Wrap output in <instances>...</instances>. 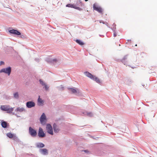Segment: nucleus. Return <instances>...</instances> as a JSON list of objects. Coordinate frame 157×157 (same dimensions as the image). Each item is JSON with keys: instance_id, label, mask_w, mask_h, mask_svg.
<instances>
[{"instance_id": "nucleus-1", "label": "nucleus", "mask_w": 157, "mask_h": 157, "mask_svg": "<svg viewBox=\"0 0 157 157\" xmlns=\"http://www.w3.org/2000/svg\"><path fill=\"white\" fill-rule=\"evenodd\" d=\"M1 109L4 111H7L8 113H11L13 110V108H10L9 105H1L0 107Z\"/></svg>"}, {"instance_id": "nucleus-2", "label": "nucleus", "mask_w": 157, "mask_h": 157, "mask_svg": "<svg viewBox=\"0 0 157 157\" xmlns=\"http://www.w3.org/2000/svg\"><path fill=\"white\" fill-rule=\"evenodd\" d=\"M29 133L33 137H36L37 134L36 131L31 127L29 128Z\"/></svg>"}, {"instance_id": "nucleus-3", "label": "nucleus", "mask_w": 157, "mask_h": 157, "mask_svg": "<svg viewBox=\"0 0 157 157\" xmlns=\"http://www.w3.org/2000/svg\"><path fill=\"white\" fill-rule=\"evenodd\" d=\"M93 8L94 10L97 11L99 13L103 14V10L102 8L98 6L95 4H94L93 6Z\"/></svg>"}, {"instance_id": "nucleus-4", "label": "nucleus", "mask_w": 157, "mask_h": 157, "mask_svg": "<svg viewBox=\"0 0 157 157\" xmlns=\"http://www.w3.org/2000/svg\"><path fill=\"white\" fill-rule=\"evenodd\" d=\"M11 72V68L8 67L6 68H3L1 70L0 72H4L7 74L8 75H10Z\"/></svg>"}, {"instance_id": "nucleus-5", "label": "nucleus", "mask_w": 157, "mask_h": 157, "mask_svg": "<svg viewBox=\"0 0 157 157\" xmlns=\"http://www.w3.org/2000/svg\"><path fill=\"white\" fill-rule=\"evenodd\" d=\"M46 130L48 133L52 135H53L52 128L50 124H48L47 125Z\"/></svg>"}, {"instance_id": "nucleus-6", "label": "nucleus", "mask_w": 157, "mask_h": 157, "mask_svg": "<svg viewBox=\"0 0 157 157\" xmlns=\"http://www.w3.org/2000/svg\"><path fill=\"white\" fill-rule=\"evenodd\" d=\"M38 136L39 137L43 138L45 136V135L44 133L43 129L41 128H39L38 131Z\"/></svg>"}, {"instance_id": "nucleus-7", "label": "nucleus", "mask_w": 157, "mask_h": 157, "mask_svg": "<svg viewBox=\"0 0 157 157\" xmlns=\"http://www.w3.org/2000/svg\"><path fill=\"white\" fill-rule=\"evenodd\" d=\"M46 120V116L44 113H43L40 118V121L41 124H44L45 123Z\"/></svg>"}, {"instance_id": "nucleus-8", "label": "nucleus", "mask_w": 157, "mask_h": 157, "mask_svg": "<svg viewBox=\"0 0 157 157\" xmlns=\"http://www.w3.org/2000/svg\"><path fill=\"white\" fill-rule=\"evenodd\" d=\"M66 6L69 7L73 8L80 11L82 10V9H81V8L79 7L78 6H77L76 5L74 4H68Z\"/></svg>"}, {"instance_id": "nucleus-9", "label": "nucleus", "mask_w": 157, "mask_h": 157, "mask_svg": "<svg viewBox=\"0 0 157 157\" xmlns=\"http://www.w3.org/2000/svg\"><path fill=\"white\" fill-rule=\"evenodd\" d=\"M26 105L28 108H31L35 106V103L33 101H29L26 103Z\"/></svg>"}, {"instance_id": "nucleus-10", "label": "nucleus", "mask_w": 157, "mask_h": 157, "mask_svg": "<svg viewBox=\"0 0 157 157\" xmlns=\"http://www.w3.org/2000/svg\"><path fill=\"white\" fill-rule=\"evenodd\" d=\"M9 32L11 33L16 34L18 35H20L21 34L20 33L16 30H10L9 31Z\"/></svg>"}, {"instance_id": "nucleus-11", "label": "nucleus", "mask_w": 157, "mask_h": 157, "mask_svg": "<svg viewBox=\"0 0 157 157\" xmlns=\"http://www.w3.org/2000/svg\"><path fill=\"white\" fill-rule=\"evenodd\" d=\"M40 152L44 155H47L48 154V151L45 148L41 149L40 150Z\"/></svg>"}, {"instance_id": "nucleus-12", "label": "nucleus", "mask_w": 157, "mask_h": 157, "mask_svg": "<svg viewBox=\"0 0 157 157\" xmlns=\"http://www.w3.org/2000/svg\"><path fill=\"white\" fill-rule=\"evenodd\" d=\"M7 136L9 137L10 138H13V139L15 140L17 139V137L16 136L11 133H8L6 134Z\"/></svg>"}, {"instance_id": "nucleus-13", "label": "nucleus", "mask_w": 157, "mask_h": 157, "mask_svg": "<svg viewBox=\"0 0 157 157\" xmlns=\"http://www.w3.org/2000/svg\"><path fill=\"white\" fill-rule=\"evenodd\" d=\"M85 75L88 77L92 79L93 78L94 75H92L91 74L88 72H84Z\"/></svg>"}, {"instance_id": "nucleus-14", "label": "nucleus", "mask_w": 157, "mask_h": 157, "mask_svg": "<svg viewBox=\"0 0 157 157\" xmlns=\"http://www.w3.org/2000/svg\"><path fill=\"white\" fill-rule=\"evenodd\" d=\"M76 5L77 6H79L82 7H83L84 6V4H83L82 3V2L81 1V0L78 1L77 2Z\"/></svg>"}, {"instance_id": "nucleus-15", "label": "nucleus", "mask_w": 157, "mask_h": 157, "mask_svg": "<svg viewBox=\"0 0 157 157\" xmlns=\"http://www.w3.org/2000/svg\"><path fill=\"white\" fill-rule=\"evenodd\" d=\"M53 128L55 132L57 133L59 131V129L56 124H54V125Z\"/></svg>"}, {"instance_id": "nucleus-16", "label": "nucleus", "mask_w": 157, "mask_h": 157, "mask_svg": "<svg viewBox=\"0 0 157 157\" xmlns=\"http://www.w3.org/2000/svg\"><path fill=\"white\" fill-rule=\"evenodd\" d=\"M121 62L124 64V65H126V66L127 65L128 63L126 60V58L124 57L122 59Z\"/></svg>"}, {"instance_id": "nucleus-17", "label": "nucleus", "mask_w": 157, "mask_h": 157, "mask_svg": "<svg viewBox=\"0 0 157 157\" xmlns=\"http://www.w3.org/2000/svg\"><path fill=\"white\" fill-rule=\"evenodd\" d=\"M75 41L81 46L83 45L84 44V43L82 41L79 40H76Z\"/></svg>"}, {"instance_id": "nucleus-18", "label": "nucleus", "mask_w": 157, "mask_h": 157, "mask_svg": "<svg viewBox=\"0 0 157 157\" xmlns=\"http://www.w3.org/2000/svg\"><path fill=\"white\" fill-rule=\"evenodd\" d=\"M36 146L38 148H42L44 146V145L42 143H39L36 144Z\"/></svg>"}, {"instance_id": "nucleus-19", "label": "nucleus", "mask_w": 157, "mask_h": 157, "mask_svg": "<svg viewBox=\"0 0 157 157\" xmlns=\"http://www.w3.org/2000/svg\"><path fill=\"white\" fill-rule=\"evenodd\" d=\"M1 125L2 127L6 128L7 127V123L5 121H3L2 122Z\"/></svg>"}, {"instance_id": "nucleus-20", "label": "nucleus", "mask_w": 157, "mask_h": 157, "mask_svg": "<svg viewBox=\"0 0 157 157\" xmlns=\"http://www.w3.org/2000/svg\"><path fill=\"white\" fill-rule=\"evenodd\" d=\"M16 110L17 111L19 112H22L25 111V109L24 108L18 107L17 109Z\"/></svg>"}, {"instance_id": "nucleus-21", "label": "nucleus", "mask_w": 157, "mask_h": 157, "mask_svg": "<svg viewBox=\"0 0 157 157\" xmlns=\"http://www.w3.org/2000/svg\"><path fill=\"white\" fill-rule=\"evenodd\" d=\"M93 80L99 83L100 82V81L99 79L96 77L94 76V78L93 79H92Z\"/></svg>"}, {"instance_id": "nucleus-22", "label": "nucleus", "mask_w": 157, "mask_h": 157, "mask_svg": "<svg viewBox=\"0 0 157 157\" xmlns=\"http://www.w3.org/2000/svg\"><path fill=\"white\" fill-rule=\"evenodd\" d=\"M38 102L40 105L43 104L44 102L43 100L40 98V96H39V98L38 99Z\"/></svg>"}, {"instance_id": "nucleus-23", "label": "nucleus", "mask_w": 157, "mask_h": 157, "mask_svg": "<svg viewBox=\"0 0 157 157\" xmlns=\"http://www.w3.org/2000/svg\"><path fill=\"white\" fill-rule=\"evenodd\" d=\"M69 90L73 93H75L77 92L76 90L73 88H69Z\"/></svg>"}, {"instance_id": "nucleus-24", "label": "nucleus", "mask_w": 157, "mask_h": 157, "mask_svg": "<svg viewBox=\"0 0 157 157\" xmlns=\"http://www.w3.org/2000/svg\"><path fill=\"white\" fill-rule=\"evenodd\" d=\"M14 97L16 98H18L19 95L17 92L13 94Z\"/></svg>"}, {"instance_id": "nucleus-25", "label": "nucleus", "mask_w": 157, "mask_h": 157, "mask_svg": "<svg viewBox=\"0 0 157 157\" xmlns=\"http://www.w3.org/2000/svg\"><path fill=\"white\" fill-rule=\"evenodd\" d=\"M39 82L43 86H44L46 84L45 83H44L43 82V81L40 79L39 80Z\"/></svg>"}, {"instance_id": "nucleus-26", "label": "nucleus", "mask_w": 157, "mask_h": 157, "mask_svg": "<svg viewBox=\"0 0 157 157\" xmlns=\"http://www.w3.org/2000/svg\"><path fill=\"white\" fill-rule=\"evenodd\" d=\"M44 87L45 89L47 90H48V89H49V87L47 86V85H46V84H45L44 86Z\"/></svg>"}, {"instance_id": "nucleus-27", "label": "nucleus", "mask_w": 157, "mask_h": 157, "mask_svg": "<svg viewBox=\"0 0 157 157\" xmlns=\"http://www.w3.org/2000/svg\"><path fill=\"white\" fill-rule=\"evenodd\" d=\"M87 116H90V117H91L93 115L92 113L90 112L87 113Z\"/></svg>"}, {"instance_id": "nucleus-28", "label": "nucleus", "mask_w": 157, "mask_h": 157, "mask_svg": "<svg viewBox=\"0 0 157 157\" xmlns=\"http://www.w3.org/2000/svg\"><path fill=\"white\" fill-rule=\"evenodd\" d=\"M53 62H57V60L56 59H54L52 61V62H53Z\"/></svg>"}, {"instance_id": "nucleus-29", "label": "nucleus", "mask_w": 157, "mask_h": 157, "mask_svg": "<svg viewBox=\"0 0 157 157\" xmlns=\"http://www.w3.org/2000/svg\"><path fill=\"white\" fill-rule=\"evenodd\" d=\"M4 64V62L2 61H1L0 62V65L3 64Z\"/></svg>"}, {"instance_id": "nucleus-30", "label": "nucleus", "mask_w": 157, "mask_h": 157, "mask_svg": "<svg viewBox=\"0 0 157 157\" xmlns=\"http://www.w3.org/2000/svg\"><path fill=\"white\" fill-rule=\"evenodd\" d=\"M113 36L114 37H116L117 36V34L116 33H113Z\"/></svg>"}, {"instance_id": "nucleus-31", "label": "nucleus", "mask_w": 157, "mask_h": 157, "mask_svg": "<svg viewBox=\"0 0 157 157\" xmlns=\"http://www.w3.org/2000/svg\"><path fill=\"white\" fill-rule=\"evenodd\" d=\"M85 1H86V2H87V1H88V0H85Z\"/></svg>"}, {"instance_id": "nucleus-32", "label": "nucleus", "mask_w": 157, "mask_h": 157, "mask_svg": "<svg viewBox=\"0 0 157 157\" xmlns=\"http://www.w3.org/2000/svg\"><path fill=\"white\" fill-rule=\"evenodd\" d=\"M85 151V152H86V150H85V151Z\"/></svg>"}, {"instance_id": "nucleus-33", "label": "nucleus", "mask_w": 157, "mask_h": 157, "mask_svg": "<svg viewBox=\"0 0 157 157\" xmlns=\"http://www.w3.org/2000/svg\"><path fill=\"white\" fill-rule=\"evenodd\" d=\"M137 46V44H136V45H135V46Z\"/></svg>"}, {"instance_id": "nucleus-34", "label": "nucleus", "mask_w": 157, "mask_h": 157, "mask_svg": "<svg viewBox=\"0 0 157 157\" xmlns=\"http://www.w3.org/2000/svg\"><path fill=\"white\" fill-rule=\"evenodd\" d=\"M102 23H103V24H104V22H102Z\"/></svg>"}]
</instances>
